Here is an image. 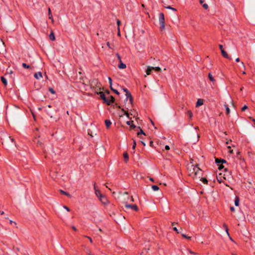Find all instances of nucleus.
Masks as SVG:
<instances>
[{"label":"nucleus","mask_w":255,"mask_h":255,"mask_svg":"<svg viewBox=\"0 0 255 255\" xmlns=\"http://www.w3.org/2000/svg\"><path fill=\"white\" fill-rule=\"evenodd\" d=\"M189 175L194 179L200 178L202 176V171L197 166L190 164L188 166Z\"/></svg>","instance_id":"obj_1"},{"label":"nucleus","mask_w":255,"mask_h":255,"mask_svg":"<svg viewBox=\"0 0 255 255\" xmlns=\"http://www.w3.org/2000/svg\"><path fill=\"white\" fill-rule=\"evenodd\" d=\"M159 22L160 25V29L163 30L165 28V18L163 13H159Z\"/></svg>","instance_id":"obj_2"},{"label":"nucleus","mask_w":255,"mask_h":255,"mask_svg":"<svg viewBox=\"0 0 255 255\" xmlns=\"http://www.w3.org/2000/svg\"><path fill=\"white\" fill-rule=\"evenodd\" d=\"M123 204H125V207L127 209H131L135 211H137L138 210L137 206L135 204L130 205L128 203V201H123Z\"/></svg>","instance_id":"obj_3"},{"label":"nucleus","mask_w":255,"mask_h":255,"mask_svg":"<svg viewBox=\"0 0 255 255\" xmlns=\"http://www.w3.org/2000/svg\"><path fill=\"white\" fill-rule=\"evenodd\" d=\"M124 92H126V100L127 101L128 99L129 100V104L132 105V97L131 94L128 92L127 89H123Z\"/></svg>","instance_id":"obj_4"},{"label":"nucleus","mask_w":255,"mask_h":255,"mask_svg":"<svg viewBox=\"0 0 255 255\" xmlns=\"http://www.w3.org/2000/svg\"><path fill=\"white\" fill-rule=\"evenodd\" d=\"M91 86L101 89V84L97 80H93L90 83Z\"/></svg>","instance_id":"obj_5"},{"label":"nucleus","mask_w":255,"mask_h":255,"mask_svg":"<svg viewBox=\"0 0 255 255\" xmlns=\"http://www.w3.org/2000/svg\"><path fill=\"white\" fill-rule=\"evenodd\" d=\"M99 199L104 205H107L109 204V200L107 199L106 197L104 195H103L102 196H101Z\"/></svg>","instance_id":"obj_6"},{"label":"nucleus","mask_w":255,"mask_h":255,"mask_svg":"<svg viewBox=\"0 0 255 255\" xmlns=\"http://www.w3.org/2000/svg\"><path fill=\"white\" fill-rule=\"evenodd\" d=\"M219 48L221 51V53L223 57H224L225 58H226L227 59H231V57H230L229 56L227 53L224 50L223 46L222 45H219Z\"/></svg>","instance_id":"obj_7"},{"label":"nucleus","mask_w":255,"mask_h":255,"mask_svg":"<svg viewBox=\"0 0 255 255\" xmlns=\"http://www.w3.org/2000/svg\"><path fill=\"white\" fill-rule=\"evenodd\" d=\"M94 190H95V193L96 195V196L99 198L101 196H102L103 194H102L101 193V191L99 190V189L98 188V187L96 186V184H94Z\"/></svg>","instance_id":"obj_8"},{"label":"nucleus","mask_w":255,"mask_h":255,"mask_svg":"<svg viewBox=\"0 0 255 255\" xmlns=\"http://www.w3.org/2000/svg\"><path fill=\"white\" fill-rule=\"evenodd\" d=\"M124 201H128V200H129V202H134V199H133V197L132 196L129 197L127 192H126L124 194Z\"/></svg>","instance_id":"obj_9"},{"label":"nucleus","mask_w":255,"mask_h":255,"mask_svg":"<svg viewBox=\"0 0 255 255\" xmlns=\"http://www.w3.org/2000/svg\"><path fill=\"white\" fill-rule=\"evenodd\" d=\"M114 101V98L112 96H109L106 98V100L104 101L109 105L111 103H113Z\"/></svg>","instance_id":"obj_10"},{"label":"nucleus","mask_w":255,"mask_h":255,"mask_svg":"<svg viewBox=\"0 0 255 255\" xmlns=\"http://www.w3.org/2000/svg\"><path fill=\"white\" fill-rule=\"evenodd\" d=\"M153 70V67L148 66L146 70V75H149L151 74V71Z\"/></svg>","instance_id":"obj_11"},{"label":"nucleus","mask_w":255,"mask_h":255,"mask_svg":"<svg viewBox=\"0 0 255 255\" xmlns=\"http://www.w3.org/2000/svg\"><path fill=\"white\" fill-rule=\"evenodd\" d=\"M34 76L36 79H39L42 77V73L40 72L35 73L34 75Z\"/></svg>","instance_id":"obj_12"},{"label":"nucleus","mask_w":255,"mask_h":255,"mask_svg":"<svg viewBox=\"0 0 255 255\" xmlns=\"http://www.w3.org/2000/svg\"><path fill=\"white\" fill-rule=\"evenodd\" d=\"M48 16L49 18L51 20L52 23H53L54 20L50 8H48Z\"/></svg>","instance_id":"obj_13"},{"label":"nucleus","mask_w":255,"mask_h":255,"mask_svg":"<svg viewBox=\"0 0 255 255\" xmlns=\"http://www.w3.org/2000/svg\"><path fill=\"white\" fill-rule=\"evenodd\" d=\"M105 123L106 126L107 128H109L110 127L111 125H112L111 122L109 120H105Z\"/></svg>","instance_id":"obj_14"},{"label":"nucleus","mask_w":255,"mask_h":255,"mask_svg":"<svg viewBox=\"0 0 255 255\" xmlns=\"http://www.w3.org/2000/svg\"><path fill=\"white\" fill-rule=\"evenodd\" d=\"M203 104V101L201 99H198L196 103V107L202 106Z\"/></svg>","instance_id":"obj_15"},{"label":"nucleus","mask_w":255,"mask_h":255,"mask_svg":"<svg viewBox=\"0 0 255 255\" xmlns=\"http://www.w3.org/2000/svg\"><path fill=\"white\" fill-rule=\"evenodd\" d=\"M208 78L209 79V80L214 83L215 82V79H214V77L212 76V75L210 73H209L208 74Z\"/></svg>","instance_id":"obj_16"},{"label":"nucleus","mask_w":255,"mask_h":255,"mask_svg":"<svg viewBox=\"0 0 255 255\" xmlns=\"http://www.w3.org/2000/svg\"><path fill=\"white\" fill-rule=\"evenodd\" d=\"M119 68L120 69H125L126 68V65L122 62H120V64L118 66Z\"/></svg>","instance_id":"obj_17"},{"label":"nucleus","mask_w":255,"mask_h":255,"mask_svg":"<svg viewBox=\"0 0 255 255\" xmlns=\"http://www.w3.org/2000/svg\"><path fill=\"white\" fill-rule=\"evenodd\" d=\"M124 157L125 158V161L126 162H127L128 160V155L127 152L124 153Z\"/></svg>","instance_id":"obj_18"},{"label":"nucleus","mask_w":255,"mask_h":255,"mask_svg":"<svg viewBox=\"0 0 255 255\" xmlns=\"http://www.w3.org/2000/svg\"><path fill=\"white\" fill-rule=\"evenodd\" d=\"M99 94L100 95L101 99H102L104 101L106 100V97H105V94L103 92H100Z\"/></svg>","instance_id":"obj_19"},{"label":"nucleus","mask_w":255,"mask_h":255,"mask_svg":"<svg viewBox=\"0 0 255 255\" xmlns=\"http://www.w3.org/2000/svg\"><path fill=\"white\" fill-rule=\"evenodd\" d=\"M133 121H128L127 122V124L128 125L130 126L132 128H134L136 127L134 125L132 124Z\"/></svg>","instance_id":"obj_20"},{"label":"nucleus","mask_w":255,"mask_h":255,"mask_svg":"<svg viewBox=\"0 0 255 255\" xmlns=\"http://www.w3.org/2000/svg\"><path fill=\"white\" fill-rule=\"evenodd\" d=\"M60 192L62 194H64L67 196H68V197L69 198H71V195L70 194H69L68 193L66 192H65L62 190H60Z\"/></svg>","instance_id":"obj_21"},{"label":"nucleus","mask_w":255,"mask_h":255,"mask_svg":"<svg viewBox=\"0 0 255 255\" xmlns=\"http://www.w3.org/2000/svg\"><path fill=\"white\" fill-rule=\"evenodd\" d=\"M49 36V38L52 41H54L55 39V35L53 32H51L50 33Z\"/></svg>","instance_id":"obj_22"},{"label":"nucleus","mask_w":255,"mask_h":255,"mask_svg":"<svg viewBox=\"0 0 255 255\" xmlns=\"http://www.w3.org/2000/svg\"><path fill=\"white\" fill-rule=\"evenodd\" d=\"M240 68L241 70H245V69H246V66L243 62H241L240 63Z\"/></svg>","instance_id":"obj_23"},{"label":"nucleus","mask_w":255,"mask_h":255,"mask_svg":"<svg viewBox=\"0 0 255 255\" xmlns=\"http://www.w3.org/2000/svg\"><path fill=\"white\" fill-rule=\"evenodd\" d=\"M240 155V152H237V158L239 159H240V160L241 161V164H242L243 163H244V159H242L241 157L239 156Z\"/></svg>","instance_id":"obj_24"},{"label":"nucleus","mask_w":255,"mask_h":255,"mask_svg":"<svg viewBox=\"0 0 255 255\" xmlns=\"http://www.w3.org/2000/svg\"><path fill=\"white\" fill-rule=\"evenodd\" d=\"M187 115L188 116L190 119H191L193 117L192 113L191 111H190V110H188L187 112Z\"/></svg>","instance_id":"obj_25"},{"label":"nucleus","mask_w":255,"mask_h":255,"mask_svg":"<svg viewBox=\"0 0 255 255\" xmlns=\"http://www.w3.org/2000/svg\"><path fill=\"white\" fill-rule=\"evenodd\" d=\"M239 198L238 197H236L235 200V205L236 206H238L239 205Z\"/></svg>","instance_id":"obj_26"},{"label":"nucleus","mask_w":255,"mask_h":255,"mask_svg":"<svg viewBox=\"0 0 255 255\" xmlns=\"http://www.w3.org/2000/svg\"><path fill=\"white\" fill-rule=\"evenodd\" d=\"M198 179L202 181L204 184H207L208 183V180L205 178H202V176H201L200 178Z\"/></svg>","instance_id":"obj_27"},{"label":"nucleus","mask_w":255,"mask_h":255,"mask_svg":"<svg viewBox=\"0 0 255 255\" xmlns=\"http://www.w3.org/2000/svg\"><path fill=\"white\" fill-rule=\"evenodd\" d=\"M226 161L224 160V159H222V160H220L218 158H216V162L217 163H225Z\"/></svg>","instance_id":"obj_28"},{"label":"nucleus","mask_w":255,"mask_h":255,"mask_svg":"<svg viewBox=\"0 0 255 255\" xmlns=\"http://www.w3.org/2000/svg\"><path fill=\"white\" fill-rule=\"evenodd\" d=\"M1 82H2V83L5 86H6L7 85V81L3 77H1Z\"/></svg>","instance_id":"obj_29"},{"label":"nucleus","mask_w":255,"mask_h":255,"mask_svg":"<svg viewBox=\"0 0 255 255\" xmlns=\"http://www.w3.org/2000/svg\"><path fill=\"white\" fill-rule=\"evenodd\" d=\"M164 7L166 9H171L173 11H176V9H175V8H173L170 6H165Z\"/></svg>","instance_id":"obj_30"},{"label":"nucleus","mask_w":255,"mask_h":255,"mask_svg":"<svg viewBox=\"0 0 255 255\" xmlns=\"http://www.w3.org/2000/svg\"><path fill=\"white\" fill-rule=\"evenodd\" d=\"M224 106H225V107L226 108V114H228V115L229 114L230 112V109L228 107V105H227L226 104H225Z\"/></svg>","instance_id":"obj_31"},{"label":"nucleus","mask_w":255,"mask_h":255,"mask_svg":"<svg viewBox=\"0 0 255 255\" xmlns=\"http://www.w3.org/2000/svg\"><path fill=\"white\" fill-rule=\"evenodd\" d=\"M151 188L153 191H157L159 190V187L156 185H152Z\"/></svg>","instance_id":"obj_32"},{"label":"nucleus","mask_w":255,"mask_h":255,"mask_svg":"<svg viewBox=\"0 0 255 255\" xmlns=\"http://www.w3.org/2000/svg\"><path fill=\"white\" fill-rule=\"evenodd\" d=\"M223 227H224V228L225 229V230H226V233H227L228 235V236H229V232H228V229L227 225L226 224H224L223 225Z\"/></svg>","instance_id":"obj_33"},{"label":"nucleus","mask_w":255,"mask_h":255,"mask_svg":"<svg viewBox=\"0 0 255 255\" xmlns=\"http://www.w3.org/2000/svg\"><path fill=\"white\" fill-rule=\"evenodd\" d=\"M153 70H155L157 72H159L161 71V68L159 67H153Z\"/></svg>","instance_id":"obj_34"},{"label":"nucleus","mask_w":255,"mask_h":255,"mask_svg":"<svg viewBox=\"0 0 255 255\" xmlns=\"http://www.w3.org/2000/svg\"><path fill=\"white\" fill-rule=\"evenodd\" d=\"M140 134L145 135V133L144 132V131L141 129H140V131L137 133V135L139 136V135Z\"/></svg>","instance_id":"obj_35"},{"label":"nucleus","mask_w":255,"mask_h":255,"mask_svg":"<svg viewBox=\"0 0 255 255\" xmlns=\"http://www.w3.org/2000/svg\"><path fill=\"white\" fill-rule=\"evenodd\" d=\"M147 250H145L143 251L140 253V255H147Z\"/></svg>","instance_id":"obj_36"},{"label":"nucleus","mask_w":255,"mask_h":255,"mask_svg":"<svg viewBox=\"0 0 255 255\" xmlns=\"http://www.w3.org/2000/svg\"><path fill=\"white\" fill-rule=\"evenodd\" d=\"M22 67L24 68H29L30 66L25 63H22Z\"/></svg>","instance_id":"obj_37"},{"label":"nucleus","mask_w":255,"mask_h":255,"mask_svg":"<svg viewBox=\"0 0 255 255\" xmlns=\"http://www.w3.org/2000/svg\"><path fill=\"white\" fill-rule=\"evenodd\" d=\"M202 6L203 7V8L205 9H207L208 8V5L206 3H203L202 4Z\"/></svg>","instance_id":"obj_38"},{"label":"nucleus","mask_w":255,"mask_h":255,"mask_svg":"<svg viewBox=\"0 0 255 255\" xmlns=\"http://www.w3.org/2000/svg\"><path fill=\"white\" fill-rule=\"evenodd\" d=\"M84 237L85 238H87V239L89 240L90 242L91 243H92L93 241H92V239H91V237H89V236H84Z\"/></svg>","instance_id":"obj_39"},{"label":"nucleus","mask_w":255,"mask_h":255,"mask_svg":"<svg viewBox=\"0 0 255 255\" xmlns=\"http://www.w3.org/2000/svg\"><path fill=\"white\" fill-rule=\"evenodd\" d=\"M49 91L52 94H55V91L52 88H49Z\"/></svg>","instance_id":"obj_40"},{"label":"nucleus","mask_w":255,"mask_h":255,"mask_svg":"<svg viewBox=\"0 0 255 255\" xmlns=\"http://www.w3.org/2000/svg\"><path fill=\"white\" fill-rule=\"evenodd\" d=\"M116 56L119 61L120 62H121V61H122V59H121V56H120V55L119 54V53H117L116 54Z\"/></svg>","instance_id":"obj_41"},{"label":"nucleus","mask_w":255,"mask_h":255,"mask_svg":"<svg viewBox=\"0 0 255 255\" xmlns=\"http://www.w3.org/2000/svg\"><path fill=\"white\" fill-rule=\"evenodd\" d=\"M122 111L124 112V114L126 115L128 118H129V114L127 111H125L123 109H122Z\"/></svg>","instance_id":"obj_42"},{"label":"nucleus","mask_w":255,"mask_h":255,"mask_svg":"<svg viewBox=\"0 0 255 255\" xmlns=\"http://www.w3.org/2000/svg\"><path fill=\"white\" fill-rule=\"evenodd\" d=\"M248 108V107H247V106L246 105H245L242 108V111H245V110H246Z\"/></svg>","instance_id":"obj_43"},{"label":"nucleus","mask_w":255,"mask_h":255,"mask_svg":"<svg viewBox=\"0 0 255 255\" xmlns=\"http://www.w3.org/2000/svg\"><path fill=\"white\" fill-rule=\"evenodd\" d=\"M195 135H196V139H195V141H198V139H199V138L200 136H199V134L198 133H196L195 134Z\"/></svg>","instance_id":"obj_44"},{"label":"nucleus","mask_w":255,"mask_h":255,"mask_svg":"<svg viewBox=\"0 0 255 255\" xmlns=\"http://www.w3.org/2000/svg\"><path fill=\"white\" fill-rule=\"evenodd\" d=\"M182 236L183 237H184L185 238H186L187 239H190L191 238L190 237H188V236H186L185 234H182Z\"/></svg>","instance_id":"obj_45"},{"label":"nucleus","mask_w":255,"mask_h":255,"mask_svg":"<svg viewBox=\"0 0 255 255\" xmlns=\"http://www.w3.org/2000/svg\"><path fill=\"white\" fill-rule=\"evenodd\" d=\"M108 80H109V81L110 87H111V86L112 85V79L110 77H109L108 78Z\"/></svg>","instance_id":"obj_46"},{"label":"nucleus","mask_w":255,"mask_h":255,"mask_svg":"<svg viewBox=\"0 0 255 255\" xmlns=\"http://www.w3.org/2000/svg\"><path fill=\"white\" fill-rule=\"evenodd\" d=\"M173 230L175 231L176 232H177V233H179V232L178 231V229H177L176 227H174L173 228Z\"/></svg>","instance_id":"obj_47"},{"label":"nucleus","mask_w":255,"mask_h":255,"mask_svg":"<svg viewBox=\"0 0 255 255\" xmlns=\"http://www.w3.org/2000/svg\"><path fill=\"white\" fill-rule=\"evenodd\" d=\"M63 208H64V209H65L67 211H68V212H69V211H70V209H69L68 207H67V206H63Z\"/></svg>","instance_id":"obj_48"},{"label":"nucleus","mask_w":255,"mask_h":255,"mask_svg":"<svg viewBox=\"0 0 255 255\" xmlns=\"http://www.w3.org/2000/svg\"><path fill=\"white\" fill-rule=\"evenodd\" d=\"M136 146V142L135 141H133V144L132 145V149H134Z\"/></svg>","instance_id":"obj_49"},{"label":"nucleus","mask_w":255,"mask_h":255,"mask_svg":"<svg viewBox=\"0 0 255 255\" xmlns=\"http://www.w3.org/2000/svg\"><path fill=\"white\" fill-rule=\"evenodd\" d=\"M165 149L168 150L170 149V147L168 145H165Z\"/></svg>","instance_id":"obj_50"},{"label":"nucleus","mask_w":255,"mask_h":255,"mask_svg":"<svg viewBox=\"0 0 255 255\" xmlns=\"http://www.w3.org/2000/svg\"><path fill=\"white\" fill-rule=\"evenodd\" d=\"M107 45L108 46V47L110 48V49H112V48L110 46V42H107Z\"/></svg>","instance_id":"obj_51"},{"label":"nucleus","mask_w":255,"mask_h":255,"mask_svg":"<svg viewBox=\"0 0 255 255\" xmlns=\"http://www.w3.org/2000/svg\"><path fill=\"white\" fill-rule=\"evenodd\" d=\"M118 35L120 36H121V33H120V27H118Z\"/></svg>","instance_id":"obj_52"},{"label":"nucleus","mask_w":255,"mask_h":255,"mask_svg":"<svg viewBox=\"0 0 255 255\" xmlns=\"http://www.w3.org/2000/svg\"><path fill=\"white\" fill-rule=\"evenodd\" d=\"M3 44L4 43H3V41H2L1 38H0V46L3 45Z\"/></svg>","instance_id":"obj_53"},{"label":"nucleus","mask_w":255,"mask_h":255,"mask_svg":"<svg viewBox=\"0 0 255 255\" xmlns=\"http://www.w3.org/2000/svg\"><path fill=\"white\" fill-rule=\"evenodd\" d=\"M217 180L219 183H221L222 182L221 178H219L218 177H217Z\"/></svg>","instance_id":"obj_54"},{"label":"nucleus","mask_w":255,"mask_h":255,"mask_svg":"<svg viewBox=\"0 0 255 255\" xmlns=\"http://www.w3.org/2000/svg\"><path fill=\"white\" fill-rule=\"evenodd\" d=\"M117 24L118 25V27H119L120 24H121V21L119 19H118L117 21Z\"/></svg>","instance_id":"obj_55"},{"label":"nucleus","mask_w":255,"mask_h":255,"mask_svg":"<svg viewBox=\"0 0 255 255\" xmlns=\"http://www.w3.org/2000/svg\"><path fill=\"white\" fill-rule=\"evenodd\" d=\"M71 228H72V229L74 231H77V229H76V228L75 226H72V227H71Z\"/></svg>","instance_id":"obj_56"},{"label":"nucleus","mask_w":255,"mask_h":255,"mask_svg":"<svg viewBox=\"0 0 255 255\" xmlns=\"http://www.w3.org/2000/svg\"><path fill=\"white\" fill-rule=\"evenodd\" d=\"M113 91H114L116 94H118V95H119V92L117 90H115H115H113Z\"/></svg>","instance_id":"obj_57"},{"label":"nucleus","mask_w":255,"mask_h":255,"mask_svg":"<svg viewBox=\"0 0 255 255\" xmlns=\"http://www.w3.org/2000/svg\"><path fill=\"white\" fill-rule=\"evenodd\" d=\"M230 210H231L232 211H235V208H234V207H230Z\"/></svg>","instance_id":"obj_58"},{"label":"nucleus","mask_w":255,"mask_h":255,"mask_svg":"<svg viewBox=\"0 0 255 255\" xmlns=\"http://www.w3.org/2000/svg\"><path fill=\"white\" fill-rule=\"evenodd\" d=\"M236 61L237 62H239L240 61V59L239 58H237L236 59Z\"/></svg>","instance_id":"obj_59"},{"label":"nucleus","mask_w":255,"mask_h":255,"mask_svg":"<svg viewBox=\"0 0 255 255\" xmlns=\"http://www.w3.org/2000/svg\"><path fill=\"white\" fill-rule=\"evenodd\" d=\"M204 1H205V0H200V3L201 4H203Z\"/></svg>","instance_id":"obj_60"},{"label":"nucleus","mask_w":255,"mask_h":255,"mask_svg":"<svg viewBox=\"0 0 255 255\" xmlns=\"http://www.w3.org/2000/svg\"><path fill=\"white\" fill-rule=\"evenodd\" d=\"M171 224H172V226H174V225H175L177 224V223H176V222H172V223H171Z\"/></svg>","instance_id":"obj_61"},{"label":"nucleus","mask_w":255,"mask_h":255,"mask_svg":"<svg viewBox=\"0 0 255 255\" xmlns=\"http://www.w3.org/2000/svg\"><path fill=\"white\" fill-rule=\"evenodd\" d=\"M229 152L231 153V154H232L233 153V150L232 149H230V151H229Z\"/></svg>","instance_id":"obj_62"},{"label":"nucleus","mask_w":255,"mask_h":255,"mask_svg":"<svg viewBox=\"0 0 255 255\" xmlns=\"http://www.w3.org/2000/svg\"><path fill=\"white\" fill-rule=\"evenodd\" d=\"M9 138H10V140L12 142H14V139L11 137H9Z\"/></svg>","instance_id":"obj_63"},{"label":"nucleus","mask_w":255,"mask_h":255,"mask_svg":"<svg viewBox=\"0 0 255 255\" xmlns=\"http://www.w3.org/2000/svg\"><path fill=\"white\" fill-rule=\"evenodd\" d=\"M254 123L255 124V120L254 119H252Z\"/></svg>","instance_id":"obj_64"}]
</instances>
